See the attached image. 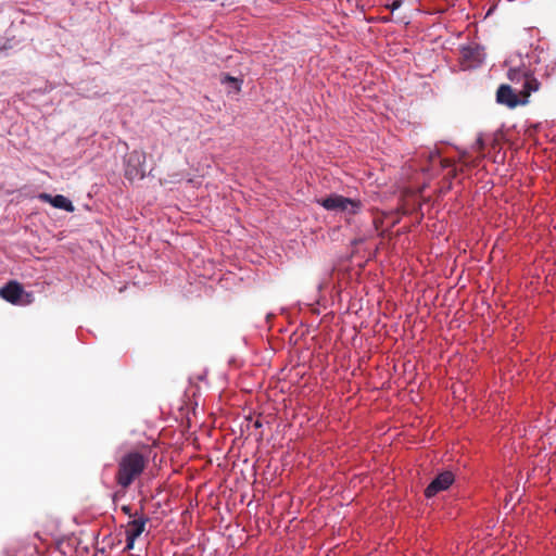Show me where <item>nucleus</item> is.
<instances>
[{
  "instance_id": "dca6fc26",
  "label": "nucleus",
  "mask_w": 556,
  "mask_h": 556,
  "mask_svg": "<svg viewBox=\"0 0 556 556\" xmlns=\"http://www.w3.org/2000/svg\"><path fill=\"white\" fill-rule=\"evenodd\" d=\"M451 165V162L448 160H443L442 161V166L443 167H448Z\"/></svg>"
},
{
  "instance_id": "4468645a",
  "label": "nucleus",
  "mask_w": 556,
  "mask_h": 556,
  "mask_svg": "<svg viewBox=\"0 0 556 556\" xmlns=\"http://www.w3.org/2000/svg\"><path fill=\"white\" fill-rule=\"evenodd\" d=\"M402 4V1L401 0H394L392 2V4L390 5V10L393 12L395 10H397Z\"/></svg>"
},
{
  "instance_id": "7ed1b4c3",
  "label": "nucleus",
  "mask_w": 556,
  "mask_h": 556,
  "mask_svg": "<svg viewBox=\"0 0 556 556\" xmlns=\"http://www.w3.org/2000/svg\"><path fill=\"white\" fill-rule=\"evenodd\" d=\"M317 203L327 211L343 213L346 216H354L363 208V202L361 200L345 198L337 193H331L326 198L318 199Z\"/></svg>"
},
{
  "instance_id": "1a4fd4ad",
  "label": "nucleus",
  "mask_w": 556,
  "mask_h": 556,
  "mask_svg": "<svg viewBox=\"0 0 556 556\" xmlns=\"http://www.w3.org/2000/svg\"><path fill=\"white\" fill-rule=\"evenodd\" d=\"M23 293L22 285L14 280L0 288V296L12 304H17Z\"/></svg>"
},
{
  "instance_id": "ddd939ff",
  "label": "nucleus",
  "mask_w": 556,
  "mask_h": 556,
  "mask_svg": "<svg viewBox=\"0 0 556 556\" xmlns=\"http://www.w3.org/2000/svg\"><path fill=\"white\" fill-rule=\"evenodd\" d=\"M122 511H123L125 515H127L128 517H130V518H131V517H136V516H138V513H135V514H132V513H131V508H130V506H128V505H124V506H122Z\"/></svg>"
},
{
  "instance_id": "f03ea898",
  "label": "nucleus",
  "mask_w": 556,
  "mask_h": 556,
  "mask_svg": "<svg viewBox=\"0 0 556 556\" xmlns=\"http://www.w3.org/2000/svg\"><path fill=\"white\" fill-rule=\"evenodd\" d=\"M148 463V455L140 451H129L125 453L117 463L115 473L116 483L122 489L127 490L134 481L141 476Z\"/></svg>"
},
{
  "instance_id": "f257e3e1",
  "label": "nucleus",
  "mask_w": 556,
  "mask_h": 556,
  "mask_svg": "<svg viewBox=\"0 0 556 556\" xmlns=\"http://www.w3.org/2000/svg\"><path fill=\"white\" fill-rule=\"evenodd\" d=\"M533 72H509L513 83H522L521 88L503 84L496 91V101L509 109L523 105L528 102L531 92L539 90L540 83L533 77Z\"/></svg>"
},
{
  "instance_id": "9b49d317",
  "label": "nucleus",
  "mask_w": 556,
  "mask_h": 556,
  "mask_svg": "<svg viewBox=\"0 0 556 556\" xmlns=\"http://www.w3.org/2000/svg\"><path fill=\"white\" fill-rule=\"evenodd\" d=\"M222 83L229 86L228 93H239L241 90L242 79L237 77L227 75L222 79Z\"/></svg>"
},
{
  "instance_id": "0eeeda50",
  "label": "nucleus",
  "mask_w": 556,
  "mask_h": 556,
  "mask_svg": "<svg viewBox=\"0 0 556 556\" xmlns=\"http://www.w3.org/2000/svg\"><path fill=\"white\" fill-rule=\"evenodd\" d=\"M455 476L452 471H443L439 473L425 489L426 497L430 498L438 493L447 490L454 482Z\"/></svg>"
},
{
  "instance_id": "423d86ee",
  "label": "nucleus",
  "mask_w": 556,
  "mask_h": 556,
  "mask_svg": "<svg viewBox=\"0 0 556 556\" xmlns=\"http://www.w3.org/2000/svg\"><path fill=\"white\" fill-rule=\"evenodd\" d=\"M533 62H538L535 51L527 53L525 56L519 52H515L505 59L503 66L507 67V70H531Z\"/></svg>"
},
{
  "instance_id": "2eb2a0df",
  "label": "nucleus",
  "mask_w": 556,
  "mask_h": 556,
  "mask_svg": "<svg viewBox=\"0 0 556 556\" xmlns=\"http://www.w3.org/2000/svg\"><path fill=\"white\" fill-rule=\"evenodd\" d=\"M262 421L260 419H256L254 422H253V427L255 429H258V428H262Z\"/></svg>"
},
{
  "instance_id": "9d476101",
  "label": "nucleus",
  "mask_w": 556,
  "mask_h": 556,
  "mask_svg": "<svg viewBox=\"0 0 556 556\" xmlns=\"http://www.w3.org/2000/svg\"><path fill=\"white\" fill-rule=\"evenodd\" d=\"M38 198L55 208H61L70 213L75 211L72 201L62 194L51 195L49 193H40Z\"/></svg>"
},
{
  "instance_id": "6e6552de",
  "label": "nucleus",
  "mask_w": 556,
  "mask_h": 556,
  "mask_svg": "<svg viewBox=\"0 0 556 556\" xmlns=\"http://www.w3.org/2000/svg\"><path fill=\"white\" fill-rule=\"evenodd\" d=\"M149 521V518L146 516H141L137 519H134L127 523L126 529V549L130 551L135 546V541L144 532L146 526Z\"/></svg>"
},
{
  "instance_id": "39448f33",
  "label": "nucleus",
  "mask_w": 556,
  "mask_h": 556,
  "mask_svg": "<svg viewBox=\"0 0 556 556\" xmlns=\"http://www.w3.org/2000/svg\"><path fill=\"white\" fill-rule=\"evenodd\" d=\"M462 58L465 61V67L463 70H476L484 63V48L479 45L463 47Z\"/></svg>"
},
{
  "instance_id": "f8f14e48",
  "label": "nucleus",
  "mask_w": 556,
  "mask_h": 556,
  "mask_svg": "<svg viewBox=\"0 0 556 556\" xmlns=\"http://www.w3.org/2000/svg\"><path fill=\"white\" fill-rule=\"evenodd\" d=\"M473 149L477 152H481L484 149V141L481 136H479L473 144Z\"/></svg>"
},
{
  "instance_id": "20e7f679",
  "label": "nucleus",
  "mask_w": 556,
  "mask_h": 556,
  "mask_svg": "<svg viewBox=\"0 0 556 556\" xmlns=\"http://www.w3.org/2000/svg\"><path fill=\"white\" fill-rule=\"evenodd\" d=\"M146 153L134 150L126 154L124 159L125 177L128 180L143 179L146 176Z\"/></svg>"
}]
</instances>
